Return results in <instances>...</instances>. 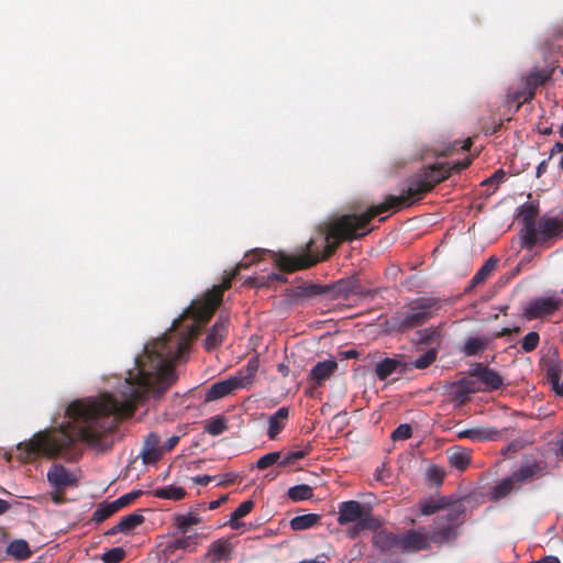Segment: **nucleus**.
<instances>
[{
  "mask_svg": "<svg viewBox=\"0 0 563 563\" xmlns=\"http://www.w3.org/2000/svg\"><path fill=\"white\" fill-rule=\"evenodd\" d=\"M184 346L181 340H173L166 334L146 345L143 355L135 358V367L128 372L121 385L120 399L106 393L99 398L74 400L65 411L68 422L40 431L18 445L22 460L32 462L43 456L75 461L79 455L76 450L78 441L98 452L110 450L119 420L132 417L136 407L150 396L162 398L176 383L173 361Z\"/></svg>",
  "mask_w": 563,
  "mask_h": 563,
  "instance_id": "f257e3e1",
  "label": "nucleus"
},
{
  "mask_svg": "<svg viewBox=\"0 0 563 563\" xmlns=\"http://www.w3.org/2000/svg\"><path fill=\"white\" fill-rule=\"evenodd\" d=\"M471 164L470 158L457 161L452 165L450 163H437L428 166L421 173L413 175L407 181L406 188L401 189L398 196L389 195L385 201L369 208L367 211L356 214H343L327 225L324 253L311 254L313 241L307 243L302 253L288 255L284 252H273L272 256L283 273H292L309 268L318 262L333 254L341 242L353 241L365 236L371 230L367 225L375 217L391 209L400 210L404 207H410L419 201L423 196L431 191L435 185L448 179L452 173H460Z\"/></svg>",
  "mask_w": 563,
  "mask_h": 563,
  "instance_id": "f03ea898",
  "label": "nucleus"
},
{
  "mask_svg": "<svg viewBox=\"0 0 563 563\" xmlns=\"http://www.w3.org/2000/svg\"><path fill=\"white\" fill-rule=\"evenodd\" d=\"M266 252L265 250H254L250 254H245V261L239 263L231 272H228L220 285H214L202 298H198L191 302L184 311L183 318H190L192 320L190 328L194 334H197L200 327L209 322L212 318L217 308L222 302L223 292L231 287L232 280L239 275L240 271L247 268L255 261H260L262 255Z\"/></svg>",
  "mask_w": 563,
  "mask_h": 563,
  "instance_id": "7ed1b4c3",
  "label": "nucleus"
},
{
  "mask_svg": "<svg viewBox=\"0 0 563 563\" xmlns=\"http://www.w3.org/2000/svg\"><path fill=\"white\" fill-rule=\"evenodd\" d=\"M440 309L441 305L437 298H417L408 305V310L397 312L387 321V324L391 331L407 333L412 329L426 324L430 319L437 316Z\"/></svg>",
  "mask_w": 563,
  "mask_h": 563,
  "instance_id": "20e7f679",
  "label": "nucleus"
},
{
  "mask_svg": "<svg viewBox=\"0 0 563 563\" xmlns=\"http://www.w3.org/2000/svg\"><path fill=\"white\" fill-rule=\"evenodd\" d=\"M258 369V360L256 357H252L249 360L247 364L241 368L236 375L217 382L207 390L205 400L206 401H214L219 400L239 388H244L252 384L254 377Z\"/></svg>",
  "mask_w": 563,
  "mask_h": 563,
  "instance_id": "39448f33",
  "label": "nucleus"
},
{
  "mask_svg": "<svg viewBox=\"0 0 563 563\" xmlns=\"http://www.w3.org/2000/svg\"><path fill=\"white\" fill-rule=\"evenodd\" d=\"M563 306V299L553 297L536 298L523 308L522 316L526 320L543 319L554 314Z\"/></svg>",
  "mask_w": 563,
  "mask_h": 563,
  "instance_id": "423d86ee",
  "label": "nucleus"
},
{
  "mask_svg": "<svg viewBox=\"0 0 563 563\" xmlns=\"http://www.w3.org/2000/svg\"><path fill=\"white\" fill-rule=\"evenodd\" d=\"M538 208L531 203H526L520 211V218L523 222L522 240L526 249H533L539 240L537 238Z\"/></svg>",
  "mask_w": 563,
  "mask_h": 563,
  "instance_id": "0eeeda50",
  "label": "nucleus"
},
{
  "mask_svg": "<svg viewBox=\"0 0 563 563\" xmlns=\"http://www.w3.org/2000/svg\"><path fill=\"white\" fill-rule=\"evenodd\" d=\"M481 388L476 380L462 378L453 382L449 386V397L457 407L465 405L471 400V395L479 391Z\"/></svg>",
  "mask_w": 563,
  "mask_h": 563,
  "instance_id": "6e6552de",
  "label": "nucleus"
},
{
  "mask_svg": "<svg viewBox=\"0 0 563 563\" xmlns=\"http://www.w3.org/2000/svg\"><path fill=\"white\" fill-rule=\"evenodd\" d=\"M365 517H373L368 508H365L360 501L349 500L339 504L338 507V522L340 526H345Z\"/></svg>",
  "mask_w": 563,
  "mask_h": 563,
  "instance_id": "1a4fd4ad",
  "label": "nucleus"
},
{
  "mask_svg": "<svg viewBox=\"0 0 563 563\" xmlns=\"http://www.w3.org/2000/svg\"><path fill=\"white\" fill-rule=\"evenodd\" d=\"M468 375L476 377L484 385V390H497L504 385L503 377L483 363H474L468 371Z\"/></svg>",
  "mask_w": 563,
  "mask_h": 563,
  "instance_id": "9d476101",
  "label": "nucleus"
},
{
  "mask_svg": "<svg viewBox=\"0 0 563 563\" xmlns=\"http://www.w3.org/2000/svg\"><path fill=\"white\" fill-rule=\"evenodd\" d=\"M537 238L541 244L563 238V222L556 218L541 217L537 222Z\"/></svg>",
  "mask_w": 563,
  "mask_h": 563,
  "instance_id": "9b49d317",
  "label": "nucleus"
},
{
  "mask_svg": "<svg viewBox=\"0 0 563 563\" xmlns=\"http://www.w3.org/2000/svg\"><path fill=\"white\" fill-rule=\"evenodd\" d=\"M431 547L428 533L421 530H407L400 534V551L404 553H416L422 550H429Z\"/></svg>",
  "mask_w": 563,
  "mask_h": 563,
  "instance_id": "f8f14e48",
  "label": "nucleus"
},
{
  "mask_svg": "<svg viewBox=\"0 0 563 563\" xmlns=\"http://www.w3.org/2000/svg\"><path fill=\"white\" fill-rule=\"evenodd\" d=\"M330 292L335 298L347 299L353 295L375 297L376 291L365 290L356 278L340 279L333 286H330Z\"/></svg>",
  "mask_w": 563,
  "mask_h": 563,
  "instance_id": "ddd939ff",
  "label": "nucleus"
},
{
  "mask_svg": "<svg viewBox=\"0 0 563 563\" xmlns=\"http://www.w3.org/2000/svg\"><path fill=\"white\" fill-rule=\"evenodd\" d=\"M430 543L439 547L450 543L459 537V531L451 523L443 522V519L435 518L428 533Z\"/></svg>",
  "mask_w": 563,
  "mask_h": 563,
  "instance_id": "4468645a",
  "label": "nucleus"
},
{
  "mask_svg": "<svg viewBox=\"0 0 563 563\" xmlns=\"http://www.w3.org/2000/svg\"><path fill=\"white\" fill-rule=\"evenodd\" d=\"M47 481L56 490L64 492L77 485V477L62 464L54 463L47 472Z\"/></svg>",
  "mask_w": 563,
  "mask_h": 563,
  "instance_id": "2eb2a0df",
  "label": "nucleus"
},
{
  "mask_svg": "<svg viewBox=\"0 0 563 563\" xmlns=\"http://www.w3.org/2000/svg\"><path fill=\"white\" fill-rule=\"evenodd\" d=\"M544 474V465L541 462L532 459L522 463L518 470L511 473L512 479L516 482L517 486L529 483L534 478H540Z\"/></svg>",
  "mask_w": 563,
  "mask_h": 563,
  "instance_id": "dca6fc26",
  "label": "nucleus"
},
{
  "mask_svg": "<svg viewBox=\"0 0 563 563\" xmlns=\"http://www.w3.org/2000/svg\"><path fill=\"white\" fill-rule=\"evenodd\" d=\"M229 323V317L223 314L219 316L218 320L216 321V323L213 324L205 340L206 350H216L223 343L228 333Z\"/></svg>",
  "mask_w": 563,
  "mask_h": 563,
  "instance_id": "f3484780",
  "label": "nucleus"
},
{
  "mask_svg": "<svg viewBox=\"0 0 563 563\" xmlns=\"http://www.w3.org/2000/svg\"><path fill=\"white\" fill-rule=\"evenodd\" d=\"M374 548L382 553H391L395 549L400 550V534L389 532L385 529L375 530L372 539Z\"/></svg>",
  "mask_w": 563,
  "mask_h": 563,
  "instance_id": "a211bd4d",
  "label": "nucleus"
},
{
  "mask_svg": "<svg viewBox=\"0 0 563 563\" xmlns=\"http://www.w3.org/2000/svg\"><path fill=\"white\" fill-rule=\"evenodd\" d=\"M338 368L334 360L318 362L309 372V379L316 385L321 386L329 379Z\"/></svg>",
  "mask_w": 563,
  "mask_h": 563,
  "instance_id": "6ab92c4d",
  "label": "nucleus"
},
{
  "mask_svg": "<svg viewBox=\"0 0 563 563\" xmlns=\"http://www.w3.org/2000/svg\"><path fill=\"white\" fill-rule=\"evenodd\" d=\"M159 442V437L153 432L145 438L141 452L144 464H154L162 457Z\"/></svg>",
  "mask_w": 563,
  "mask_h": 563,
  "instance_id": "aec40b11",
  "label": "nucleus"
},
{
  "mask_svg": "<svg viewBox=\"0 0 563 563\" xmlns=\"http://www.w3.org/2000/svg\"><path fill=\"white\" fill-rule=\"evenodd\" d=\"M444 510V515H439L435 518H441L443 519V522L451 523L455 529H457L465 517L466 509L464 504L450 497V506H448Z\"/></svg>",
  "mask_w": 563,
  "mask_h": 563,
  "instance_id": "412c9836",
  "label": "nucleus"
},
{
  "mask_svg": "<svg viewBox=\"0 0 563 563\" xmlns=\"http://www.w3.org/2000/svg\"><path fill=\"white\" fill-rule=\"evenodd\" d=\"M288 418L289 408L287 407H280L274 415L268 418L267 437L271 440L276 439V437L282 432V430L286 427Z\"/></svg>",
  "mask_w": 563,
  "mask_h": 563,
  "instance_id": "4be33fe9",
  "label": "nucleus"
},
{
  "mask_svg": "<svg viewBox=\"0 0 563 563\" xmlns=\"http://www.w3.org/2000/svg\"><path fill=\"white\" fill-rule=\"evenodd\" d=\"M231 552L232 547L230 542L225 539H219L210 544L208 555L211 558L212 563H218L230 560Z\"/></svg>",
  "mask_w": 563,
  "mask_h": 563,
  "instance_id": "5701e85b",
  "label": "nucleus"
},
{
  "mask_svg": "<svg viewBox=\"0 0 563 563\" xmlns=\"http://www.w3.org/2000/svg\"><path fill=\"white\" fill-rule=\"evenodd\" d=\"M292 291V297L299 298H312L316 296L330 294V286H322L318 284H306L296 287Z\"/></svg>",
  "mask_w": 563,
  "mask_h": 563,
  "instance_id": "b1692460",
  "label": "nucleus"
},
{
  "mask_svg": "<svg viewBox=\"0 0 563 563\" xmlns=\"http://www.w3.org/2000/svg\"><path fill=\"white\" fill-rule=\"evenodd\" d=\"M498 431L489 428H471L462 430L457 433L461 439H471L474 441L495 440Z\"/></svg>",
  "mask_w": 563,
  "mask_h": 563,
  "instance_id": "393cba45",
  "label": "nucleus"
},
{
  "mask_svg": "<svg viewBox=\"0 0 563 563\" xmlns=\"http://www.w3.org/2000/svg\"><path fill=\"white\" fill-rule=\"evenodd\" d=\"M498 261L499 260L496 256H490L471 279L470 288H474L485 283L496 269Z\"/></svg>",
  "mask_w": 563,
  "mask_h": 563,
  "instance_id": "a878e982",
  "label": "nucleus"
},
{
  "mask_svg": "<svg viewBox=\"0 0 563 563\" xmlns=\"http://www.w3.org/2000/svg\"><path fill=\"white\" fill-rule=\"evenodd\" d=\"M7 554L19 561L27 560L32 555L29 543L23 539L11 541L7 547Z\"/></svg>",
  "mask_w": 563,
  "mask_h": 563,
  "instance_id": "bb28decb",
  "label": "nucleus"
},
{
  "mask_svg": "<svg viewBox=\"0 0 563 563\" xmlns=\"http://www.w3.org/2000/svg\"><path fill=\"white\" fill-rule=\"evenodd\" d=\"M399 366H401V362L397 358L385 357L377 362L375 366V375L379 380H385L394 374Z\"/></svg>",
  "mask_w": 563,
  "mask_h": 563,
  "instance_id": "cd10ccee",
  "label": "nucleus"
},
{
  "mask_svg": "<svg viewBox=\"0 0 563 563\" xmlns=\"http://www.w3.org/2000/svg\"><path fill=\"white\" fill-rule=\"evenodd\" d=\"M355 525L347 530V536L352 539L357 538L363 531H375L379 527V522L374 517H365L355 521Z\"/></svg>",
  "mask_w": 563,
  "mask_h": 563,
  "instance_id": "c85d7f7f",
  "label": "nucleus"
},
{
  "mask_svg": "<svg viewBox=\"0 0 563 563\" xmlns=\"http://www.w3.org/2000/svg\"><path fill=\"white\" fill-rule=\"evenodd\" d=\"M319 521L320 516L317 514L296 516L290 520V528L295 531H301L314 527Z\"/></svg>",
  "mask_w": 563,
  "mask_h": 563,
  "instance_id": "c756f323",
  "label": "nucleus"
},
{
  "mask_svg": "<svg viewBox=\"0 0 563 563\" xmlns=\"http://www.w3.org/2000/svg\"><path fill=\"white\" fill-rule=\"evenodd\" d=\"M450 506V497L443 496L438 499H429L420 505V511L424 516L433 515Z\"/></svg>",
  "mask_w": 563,
  "mask_h": 563,
  "instance_id": "7c9ffc66",
  "label": "nucleus"
},
{
  "mask_svg": "<svg viewBox=\"0 0 563 563\" xmlns=\"http://www.w3.org/2000/svg\"><path fill=\"white\" fill-rule=\"evenodd\" d=\"M552 77V70L539 69L531 71L527 78L525 85L536 92V89L544 85Z\"/></svg>",
  "mask_w": 563,
  "mask_h": 563,
  "instance_id": "2f4dec72",
  "label": "nucleus"
},
{
  "mask_svg": "<svg viewBox=\"0 0 563 563\" xmlns=\"http://www.w3.org/2000/svg\"><path fill=\"white\" fill-rule=\"evenodd\" d=\"M489 344V339L487 338H468L465 341L463 352L467 356H475L482 351H484Z\"/></svg>",
  "mask_w": 563,
  "mask_h": 563,
  "instance_id": "473e14b6",
  "label": "nucleus"
},
{
  "mask_svg": "<svg viewBox=\"0 0 563 563\" xmlns=\"http://www.w3.org/2000/svg\"><path fill=\"white\" fill-rule=\"evenodd\" d=\"M228 430V420L222 415H217L210 418L206 426L205 431L211 435H220Z\"/></svg>",
  "mask_w": 563,
  "mask_h": 563,
  "instance_id": "72a5a7b5",
  "label": "nucleus"
},
{
  "mask_svg": "<svg viewBox=\"0 0 563 563\" xmlns=\"http://www.w3.org/2000/svg\"><path fill=\"white\" fill-rule=\"evenodd\" d=\"M153 495L162 499L180 500L186 496V490L178 486H165L154 490Z\"/></svg>",
  "mask_w": 563,
  "mask_h": 563,
  "instance_id": "f704fd0d",
  "label": "nucleus"
},
{
  "mask_svg": "<svg viewBox=\"0 0 563 563\" xmlns=\"http://www.w3.org/2000/svg\"><path fill=\"white\" fill-rule=\"evenodd\" d=\"M519 487L517 486L516 482L512 479V476H508L504 478L500 483H498L494 487V498L501 499L511 494L515 490H518Z\"/></svg>",
  "mask_w": 563,
  "mask_h": 563,
  "instance_id": "c9c22d12",
  "label": "nucleus"
},
{
  "mask_svg": "<svg viewBox=\"0 0 563 563\" xmlns=\"http://www.w3.org/2000/svg\"><path fill=\"white\" fill-rule=\"evenodd\" d=\"M287 496L292 501L308 500L313 497V489L309 485L300 484L290 487L287 492Z\"/></svg>",
  "mask_w": 563,
  "mask_h": 563,
  "instance_id": "e433bc0d",
  "label": "nucleus"
},
{
  "mask_svg": "<svg viewBox=\"0 0 563 563\" xmlns=\"http://www.w3.org/2000/svg\"><path fill=\"white\" fill-rule=\"evenodd\" d=\"M418 344L430 345L437 342L441 336V327H430L417 332Z\"/></svg>",
  "mask_w": 563,
  "mask_h": 563,
  "instance_id": "4c0bfd02",
  "label": "nucleus"
},
{
  "mask_svg": "<svg viewBox=\"0 0 563 563\" xmlns=\"http://www.w3.org/2000/svg\"><path fill=\"white\" fill-rule=\"evenodd\" d=\"M175 523L177 528L183 532H187L191 526H197L201 523V518L197 512L190 511L187 515H178L175 518Z\"/></svg>",
  "mask_w": 563,
  "mask_h": 563,
  "instance_id": "58836bf2",
  "label": "nucleus"
},
{
  "mask_svg": "<svg viewBox=\"0 0 563 563\" xmlns=\"http://www.w3.org/2000/svg\"><path fill=\"white\" fill-rule=\"evenodd\" d=\"M145 518L142 515L141 510H137L135 512H132L130 515H126L120 519V525L124 533H128L135 529L137 526L142 525L144 522Z\"/></svg>",
  "mask_w": 563,
  "mask_h": 563,
  "instance_id": "ea45409f",
  "label": "nucleus"
},
{
  "mask_svg": "<svg viewBox=\"0 0 563 563\" xmlns=\"http://www.w3.org/2000/svg\"><path fill=\"white\" fill-rule=\"evenodd\" d=\"M117 511L119 510L114 501L100 504L92 514V520L98 523L102 522L114 515Z\"/></svg>",
  "mask_w": 563,
  "mask_h": 563,
  "instance_id": "a19ab883",
  "label": "nucleus"
},
{
  "mask_svg": "<svg viewBox=\"0 0 563 563\" xmlns=\"http://www.w3.org/2000/svg\"><path fill=\"white\" fill-rule=\"evenodd\" d=\"M449 461L451 466L456 470L464 471L471 463V456L465 451H456L449 456Z\"/></svg>",
  "mask_w": 563,
  "mask_h": 563,
  "instance_id": "79ce46f5",
  "label": "nucleus"
},
{
  "mask_svg": "<svg viewBox=\"0 0 563 563\" xmlns=\"http://www.w3.org/2000/svg\"><path fill=\"white\" fill-rule=\"evenodd\" d=\"M438 356V351L435 349H430L426 353H423L421 356L416 358L412 362V366L419 369L428 368Z\"/></svg>",
  "mask_w": 563,
  "mask_h": 563,
  "instance_id": "37998d69",
  "label": "nucleus"
},
{
  "mask_svg": "<svg viewBox=\"0 0 563 563\" xmlns=\"http://www.w3.org/2000/svg\"><path fill=\"white\" fill-rule=\"evenodd\" d=\"M540 342V335L536 331L527 333L521 341V350L526 353L534 351Z\"/></svg>",
  "mask_w": 563,
  "mask_h": 563,
  "instance_id": "c03bdc74",
  "label": "nucleus"
},
{
  "mask_svg": "<svg viewBox=\"0 0 563 563\" xmlns=\"http://www.w3.org/2000/svg\"><path fill=\"white\" fill-rule=\"evenodd\" d=\"M124 558L125 551L122 548L117 547L104 552L101 556V560L103 563H120L124 560Z\"/></svg>",
  "mask_w": 563,
  "mask_h": 563,
  "instance_id": "a18cd8bd",
  "label": "nucleus"
},
{
  "mask_svg": "<svg viewBox=\"0 0 563 563\" xmlns=\"http://www.w3.org/2000/svg\"><path fill=\"white\" fill-rule=\"evenodd\" d=\"M280 457H282L280 452L267 453L257 460L256 467L258 470H265V468L269 467L271 465L278 463Z\"/></svg>",
  "mask_w": 563,
  "mask_h": 563,
  "instance_id": "49530a36",
  "label": "nucleus"
},
{
  "mask_svg": "<svg viewBox=\"0 0 563 563\" xmlns=\"http://www.w3.org/2000/svg\"><path fill=\"white\" fill-rule=\"evenodd\" d=\"M536 96V92L525 85L520 90H517L512 95V100L518 102V108L525 103L531 101Z\"/></svg>",
  "mask_w": 563,
  "mask_h": 563,
  "instance_id": "de8ad7c7",
  "label": "nucleus"
},
{
  "mask_svg": "<svg viewBox=\"0 0 563 563\" xmlns=\"http://www.w3.org/2000/svg\"><path fill=\"white\" fill-rule=\"evenodd\" d=\"M142 490H132L125 495H122L118 499L113 500L118 510H120L123 507L129 506L132 504L135 499H137L140 496H142Z\"/></svg>",
  "mask_w": 563,
  "mask_h": 563,
  "instance_id": "09e8293b",
  "label": "nucleus"
},
{
  "mask_svg": "<svg viewBox=\"0 0 563 563\" xmlns=\"http://www.w3.org/2000/svg\"><path fill=\"white\" fill-rule=\"evenodd\" d=\"M412 428L410 424L402 423L399 424L391 433V439L394 441H401L411 438Z\"/></svg>",
  "mask_w": 563,
  "mask_h": 563,
  "instance_id": "8fccbe9b",
  "label": "nucleus"
},
{
  "mask_svg": "<svg viewBox=\"0 0 563 563\" xmlns=\"http://www.w3.org/2000/svg\"><path fill=\"white\" fill-rule=\"evenodd\" d=\"M255 504L252 499H247L240 504V506L232 512V519H241L247 516L254 508Z\"/></svg>",
  "mask_w": 563,
  "mask_h": 563,
  "instance_id": "3c124183",
  "label": "nucleus"
},
{
  "mask_svg": "<svg viewBox=\"0 0 563 563\" xmlns=\"http://www.w3.org/2000/svg\"><path fill=\"white\" fill-rule=\"evenodd\" d=\"M445 472L437 465H432L427 470L428 479L437 485L442 484Z\"/></svg>",
  "mask_w": 563,
  "mask_h": 563,
  "instance_id": "603ef678",
  "label": "nucleus"
},
{
  "mask_svg": "<svg viewBox=\"0 0 563 563\" xmlns=\"http://www.w3.org/2000/svg\"><path fill=\"white\" fill-rule=\"evenodd\" d=\"M506 177V173L503 169L496 170L490 177L486 178L482 185L483 186H494V190L498 187L499 184L504 181Z\"/></svg>",
  "mask_w": 563,
  "mask_h": 563,
  "instance_id": "864d4df0",
  "label": "nucleus"
},
{
  "mask_svg": "<svg viewBox=\"0 0 563 563\" xmlns=\"http://www.w3.org/2000/svg\"><path fill=\"white\" fill-rule=\"evenodd\" d=\"M547 377L553 386H556L561 377V367L559 365H550L547 369Z\"/></svg>",
  "mask_w": 563,
  "mask_h": 563,
  "instance_id": "5fc2aeb1",
  "label": "nucleus"
},
{
  "mask_svg": "<svg viewBox=\"0 0 563 563\" xmlns=\"http://www.w3.org/2000/svg\"><path fill=\"white\" fill-rule=\"evenodd\" d=\"M190 539L191 537L186 536L177 538L169 544V548L174 550L186 549L189 545Z\"/></svg>",
  "mask_w": 563,
  "mask_h": 563,
  "instance_id": "6e6d98bb",
  "label": "nucleus"
},
{
  "mask_svg": "<svg viewBox=\"0 0 563 563\" xmlns=\"http://www.w3.org/2000/svg\"><path fill=\"white\" fill-rule=\"evenodd\" d=\"M311 444L307 443L301 450L290 451V454L292 455L295 462H297L307 456L311 452Z\"/></svg>",
  "mask_w": 563,
  "mask_h": 563,
  "instance_id": "4d7b16f0",
  "label": "nucleus"
},
{
  "mask_svg": "<svg viewBox=\"0 0 563 563\" xmlns=\"http://www.w3.org/2000/svg\"><path fill=\"white\" fill-rule=\"evenodd\" d=\"M179 442V437L178 435H173L170 437L162 446V452L163 451H166V452H169L172 451L176 445L177 443Z\"/></svg>",
  "mask_w": 563,
  "mask_h": 563,
  "instance_id": "13d9d810",
  "label": "nucleus"
},
{
  "mask_svg": "<svg viewBox=\"0 0 563 563\" xmlns=\"http://www.w3.org/2000/svg\"><path fill=\"white\" fill-rule=\"evenodd\" d=\"M212 479L213 477L210 475H198L192 478L194 483L203 486L208 485Z\"/></svg>",
  "mask_w": 563,
  "mask_h": 563,
  "instance_id": "bf43d9fd",
  "label": "nucleus"
},
{
  "mask_svg": "<svg viewBox=\"0 0 563 563\" xmlns=\"http://www.w3.org/2000/svg\"><path fill=\"white\" fill-rule=\"evenodd\" d=\"M549 158L548 159H543L538 166H537V172H536V176L538 178H540L543 174L547 173L548 170V164H549Z\"/></svg>",
  "mask_w": 563,
  "mask_h": 563,
  "instance_id": "052dcab7",
  "label": "nucleus"
},
{
  "mask_svg": "<svg viewBox=\"0 0 563 563\" xmlns=\"http://www.w3.org/2000/svg\"><path fill=\"white\" fill-rule=\"evenodd\" d=\"M278 463L280 466H288L290 464H294L295 460L292 459V455L290 454V452H288L283 456V459L282 457L279 459Z\"/></svg>",
  "mask_w": 563,
  "mask_h": 563,
  "instance_id": "680f3d73",
  "label": "nucleus"
},
{
  "mask_svg": "<svg viewBox=\"0 0 563 563\" xmlns=\"http://www.w3.org/2000/svg\"><path fill=\"white\" fill-rule=\"evenodd\" d=\"M519 328H503L499 332L495 334L496 338H501L511 334L512 332H519Z\"/></svg>",
  "mask_w": 563,
  "mask_h": 563,
  "instance_id": "e2e57ef3",
  "label": "nucleus"
},
{
  "mask_svg": "<svg viewBox=\"0 0 563 563\" xmlns=\"http://www.w3.org/2000/svg\"><path fill=\"white\" fill-rule=\"evenodd\" d=\"M563 152V143L556 142L550 151L549 159H551L555 154Z\"/></svg>",
  "mask_w": 563,
  "mask_h": 563,
  "instance_id": "0e129e2a",
  "label": "nucleus"
},
{
  "mask_svg": "<svg viewBox=\"0 0 563 563\" xmlns=\"http://www.w3.org/2000/svg\"><path fill=\"white\" fill-rule=\"evenodd\" d=\"M227 499H228L227 496H222L219 499L209 503V509L214 510V509L219 508L224 501H227Z\"/></svg>",
  "mask_w": 563,
  "mask_h": 563,
  "instance_id": "69168bd1",
  "label": "nucleus"
},
{
  "mask_svg": "<svg viewBox=\"0 0 563 563\" xmlns=\"http://www.w3.org/2000/svg\"><path fill=\"white\" fill-rule=\"evenodd\" d=\"M531 563H561L560 560L554 556V555H548V556H544L543 559L539 560V561H534V562H531Z\"/></svg>",
  "mask_w": 563,
  "mask_h": 563,
  "instance_id": "338daca9",
  "label": "nucleus"
},
{
  "mask_svg": "<svg viewBox=\"0 0 563 563\" xmlns=\"http://www.w3.org/2000/svg\"><path fill=\"white\" fill-rule=\"evenodd\" d=\"M343 355L345 358H357L360 356V353L357 350L355 349H351V350H346L345 352H343Z\"/></svg>",
  "mask_w": 563,
  "mask_h": 563,
  "instance_id": "774afa93",
  "label": "nucleus"
}]
</instances>
